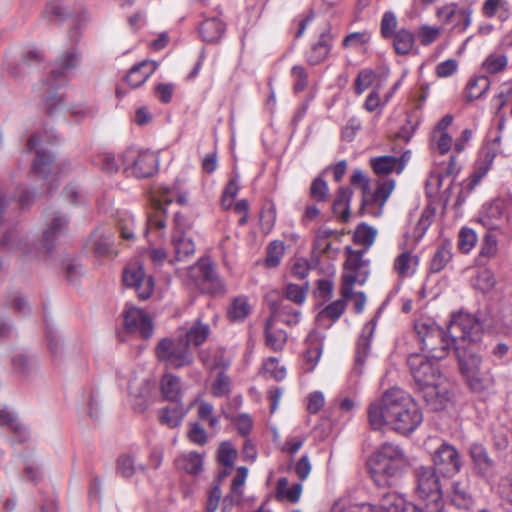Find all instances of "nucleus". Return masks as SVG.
<instances>
[{"instance_id": "nucleus-7", "label": "nucleus", "mask_w": 512, "mask_h": 512, "mask_svg": "<svg viewBox=\"0 0 512 512\" xmlns=\"http://www.w3.org/2000/svg\"><path fill=\"white\" fill-rule=\"evenodd\" d=\"M414 330L420 344L421 351L425 357L435 361L444 359L451 347L453 348V337L450 331L446 333L443 328L432 321H418Z\"/></svg>"}, {"instance_id": "nucleus-58", "label": "nucleus", "mask_w": 512, "mask_h": 512, "mask_svg": "<svg viewBox=\"0 0 512 512\" xmlns=\"http://www.w3.org/2000/svg\"><path fill=\"white\" fill-rule=\"evenodd\" d=\"M117 471L124 478H131L135 472V460L131 455H120L117 459Z\"/></svg>"}, {"instance_id": "nucleus-15", "label": "nucleus", "mask_w": 512, "mask_h": 512, "mask_svg": "<svg viewBox=\"0 0 512 512\" xmlns=\"http://www.w3.org/2000/svg\"><path fill=\"white\" fill-rule=\"evenodd\" d=\"M123 283L127 287L134 288L141 300L148 299L154 289L152 277L147 276L142 265H130L123 271Z\"/></svg>"}, {"instance_id": "nucleus-54", "label": "nucleus", "mask_w": 512, "mask_h": 512, "mask_svg": "<svg viewBox=\"0 0 512 512\" xmlns=\"http://www.w3.org/2000/svg\"><path fill=\"white\" fill-rule=\"evenodd\" d=\"M496 284V280L492 271L482 267L477 273L475 287L482 292L490 291Z\"/></svg>"}, {"instance_id": "nucleus-4", "label": "nucleus", "mask_w": 512, "mask_h": 512, "mask_svg": "<svg viewBox=\"0 0 512 512\" xmlns=\"http://www.w3.org/2000/svg\"><path fill=\"white\" fill-rule=\"evenodd\" d=\"M438 361L423 354L412 353L407 358L416 387L426 404L435 411L446 408L451 400L450 384L442 375Z\"/></svg>"}, {"instance_id": "nucleus-11", "label": "nucleus", "mask_w": 512, "mask_h": 512, "mask_svg": "<svg viewBox=\"0 0 512 512\" xmlns=\"http://www.w3.org/2000/svg\"><path fill=\"white\" fill-rule=\"evenodd\" d=\"M155 356L168 369L187 367L194 361L186 340H182L180 336L162 338L155 347Z\"/></svg>"}, {"instance_id": "nucleus-57", "label": "nucleus", "mask_w": 512, "mask_h": 512, "mask_svg": "<svg viewBox=\"0 0 512 512\" xmlns=\"http://www.w3.org/2000/svg\"><path fill=\"white\" fill-rule=\"evenodd\" d=\"M496 492L503 502L512 505V474L500 478Z\"/></svg>"}, {"instance_id": "nucleus-48", "label": "nucleus", "mask_w": 512, "mask_h": 512, "mask_svg": "<svg viewBox=\"0 0 512 512\" xmlns=\"http://www.w3.org/2000/svg\"><path fill=\"white\" fill-rule=\"evenodd\" d=\"M393 267L400 278L411 277L418 267V258H395Z\"/></svg>"}, {"instance_id": "nucleus-41", "label": "nucleus", "mask_w": 512, "mask_h": 512, "mask_svg": "<svg viewBox=\"0 0 512 512\" xmlns=\"http://www.w3.org/2000/svg\"><path fill=\"white\" fill-rule=\"evenodd\" d=\"M508 65V58L503 53L493 52L490 53L481 65V70L484 75H495L506 69Z\"/></svg>"}, {"instance_id": "nucleus-53", "label": "nucleus", "mask_w": 512, "mask_h": 512, "mask_svg": "<svg viewBox=\"0 0 512 512\" xmlns=\"http://www.w3.org/2000/svg\"><path fill=\"white\" fill-rule=\"evenodd\" d=\"M491 164H492V158L479 163L475 167L474 172L468 178V181L466 184L468 192H471L481 182V180L486 176V174L488 173V171L491 168Z\"/></svg>"}, {"instance_id": "nucleus-13", "label": "nucleus", "mask_w": 512, "mask_h": 512, "mask_svg": "<svg viewBox=\"0 0 512 512\" xmlns=\"http://www.w3.org/2000/svg\"><path fill=\"white\" fill-rule=\"evenodd\" d=\"M369 276V260L364 258H346L341 275L340 293L344 299L353 298V286L364 285Z\"/></svg>"}, {"instance_id": "nucleus-8", "label": "nucleus", "mask_w": 512, "mask_h": 512, "mask_svg": "<svg viewBox=\"0 0 512 512\" xmlns=\"http://www.w3.org/2000/svg\"><path fill=\"white\" fill-rule=\"evenodd\" d=\"M415 495L428 512H442L445 506L442 487L433 467L414 469Z\"/></svg>"}, {"instance_id": "nucleus-36", "label": "nucleus", "mask_w": 512, "mask_h": 512, "mask_svg": "<svg viewBox=\"0 0 512 512\" xmlns=\"http://www.w3.org/2000/svg\"><path fill=\"white\" fill-rule=\"evenodd\" d=\"M210 334V328L207 324L197 320L191 327L186 331L184 335H180L182 340H186L188 347L193 344L198 347L202 345Z\"/></svg>"}, {"instance_id": "nucleus-16", "label": "nucleus", "mask_w": 512, "mask_h": 512, "mask_svg": "<svg viewBox=\"0 0 512 512\" xmlns=\"http://www.w3.org/2000/svg\"><path fill=\"white\" fill-rule=\"evenodd\" d=\"M123 316L124 327L127 332L138 333L144 339L152 336V320L142 309L130 307L123 313Z\"/></svg>"}, {"instance_id": "nucleus-19", "label": "nucleus", "mask_w": 512, "mask_h": 512, "mask_svg": "<svg viewBox=\"0 0 512 512\" xmlns=\"http://www.w3.org/2000/svg\"><path fill=\"white\" fill-rule=\"evenodd\" d=\"M410 158L409 151L403 153L400 157L392 155H383L372 157L370 166L373 172L378 176H387L391 173L401 174Z\"/></svg>"}, {"instance_id": "nucleus-51", "label": "nucleus", "mask_w": 512, "mask_h": 512, "mask_svg": "<svg viewBox=\"0 0 512 512\" xmlns=\"http://www.w3.org/2000/svg\"><path fill=\"white\" fill-rule=\"evenodd\" d=\"M309 285L308 282L303 283L302 285L296 284H287L285 289V297L282 299H287V301H292L298 305L302 304L306 299V294L308 291Z\"/></svg>"}, {"instance_id": "nucleus-1", "label": "nucleus", "mask_w": 512, "mask_h": 512, "mask_svg": "<svg viewBox=\"0 0 512 512\" xmlns=\"http://www.w3.org/2000/svg\"><path fill=\"white\" fill-rule=\"evenodd\" d=\"M368 420L374 430L388 426L402 435L415 431L423 415L414 399L399 388L386 391L368 407Z\"/></svg>"}, {"instance_id": "nucleus-3", "label": "nucleus", "mask_w": 512, "mask_h": 512, "mask_svg": "<svg viewBox=\"0 0 512 512\" xmlns=\"http://www.w3.org/2000/svg\"><path fill=\"white\" fill-rule=\"evenodd\" d=\"M80 36L81 32L78 27L69 31L68 37L71 45L55 59L53 68L44 82L42 105L48 115L52 116L63 108V97L55 90L67 84L71 74L81 63L82 53L77 46Z\"/></svg>"}, {"instance_id": "nucleus-42", "label": "nucleus", "mask_w": 512, "mask_h": 512, "mask_svg": "<svg viewBox=\"0 0 512 512\" xmlns=\"http://www.w3.org/2000/svg\"><path fill=\"white\" fill-rule=\"evenodd\" d=\"M469 388L476 393L488 391L494 386V378L489 372L474 373L465 378Z\"/></svg>"}, {"instance_id": "nucleus-40", "label": "nucleus", "mask_w": 512, "mask_h": 512, "mask_svg": "<svg viewBox=\"0 0 512 512\" xmlns=\"http://www.w3.org/2000/svg\"><path fill=\"white\" fill-rule=\"evenodd\" d=\"M276 491L278 499L296 503L298 502L302 493V484L294 483L291 487H289L288 479L282 477L277 482Z\"/></svg>"}, {"instance_id": "nucleus-12", "label": "nucleus", "mask_w": 512, "mask_h": 512, "mask_svg": "<svg viewBox=\"0 0 512 512\" xmlns=\"http://www.w3.org/2000/svg\"><path fill=\"white\" fill-rule=\"evenodd\" d=\"M121 166L127 176L147 178L158 170L157 155L149 150L126 149L119 157Z\"/></svg>"}, {"instance_id": "nucleus-62", "label": "nucleus", "mask_w": 512, "mask_h": 512, "mask_svg": "<svg viewBox=\"0 0 512 512\" xmlns=\"http://www.w3.org/2000/svg\"><path fill=\"white\" fill-rule=\"evenodd\" d=\"M263 369L266 374H269L276 381H281L286 377V369L279 366L276 357H269L263 364Z\"/></svg>"}, {"instance_id": "nucleus-49", "label": "nucleus", "mask_w": 512, "mask_h": 512, "mask_svg": "<svg viewBox=\"0 0 512 512\" xmlns=\"http://www.w3.org/2000/svg\"><path fill=\"white\" fill-rule=\"evenodd\" d=\"M134 217L129 212H123L118 220V228L122 240L130 242L135 239L134 235Z\"/></svg>"}, {"instance_id": "nucleus-30", "label": "nucleus", "mask_w": 512, "mask_h": 512, "mask_svg": "<svg viewBox=\"0 0 512 512\" xmlns=\"http://www.w3.org/2000/svg\"><path fill=\"white\" fill-rule=\"evenodd\" d=\"M0 425L7 427L15 434L14 442L22 443L28 439L27 428L18 420L17 416L7 408L0 409Z\"/></svg>"}, {"instance_id": "nucleus-5", "label": "nucleus", "mask_w": 512, "mask_h": 512, "mask_svg": "<svg viewBox=\"0 0 512 512\" xmlns=\"http://www.w3.org/2000/svg\"><path fill=\"white\" fill-rule=\"evenodd\" d=\"M407 457L401 447L390 442L380 445L368 460L373 482L378 487H389L407 465Z\"/></svg>"}, {"instance_id": "nucleus-38", "label": "nucleus", "mask_w": 512, "mask_h": 512, "mask_svg": "<svg viewBox=\"0 0 512 512\" xmlns=\"http://www.w3.org/2000/svg\"><path fill=\"white\" fill-rule=\"evenodd\" d=\"M490 87V80L487 75L476 76L469 80L465 90V100L471 102L483 96Z\"/></svg>"}, {"instance_id": "nucleus-32", "label": "nucleus", "mask_w": 512, "mask_h": 512, "mask_svg": "<svg viewBox=\"0 0 512 512\" xmlns=\"http://www.w3.org/2000/svg\"><path fill=\"white\" fill-rule=\"evenodd\" d=\"M503 220V208L499 202H492L483 206L479 222L488 230L497 229Z\"/></svg>"}, {"instance_id": "nucleus-26", "label": "nucleus", "mask_w": 512, "mask_h": 512, "mask_svg": "<svg viewBox=\"0 0 512 512\" xmlns=\"http://www.w3.org/2000/svg\"><path fill=\"white\" fill-rule=\"evenodd\" d=\"M404 498L394 492L382 495L378 504L363 503L354 512H397L402 508Z\"/></svg>"}, {"instance_id": "nucleus-23", "label": "nucleus", "mask_w": 512, "mask_h": 512, "mask_svg": "<svg viewBox=\"0 0 512 512\" xmlns=\"http://www.w3.org/2000/svg\"><path fill=\"white\" fill-rule=\"evenodd\" d=\"M450 501L452 505L461 510H469L474 506L475 500L470 490L468 478L452 482Z\"/></svg>"}, {"instance_id": "nucleus-27", "label": "nucleus", "mask_w": 512, "mask_h": 512, "mask_svg": "<svg viewBox=\"0 0 512 512\" xmlns=\"http://www.w3.org/2000/svg\"><path fill=\"white\" fill-rule=\"evenodd\" d=\"M158 64L152 60H143L132 66L125 77V81L132 88H138L155 72Z\"/></svg>"}, {"instance_id": "nucleus-34", "label": "nucleus", "mask_w": 512, "mask_h": 512, "mask_svg": "<svg viewBox=\"0 0 512 512\" xmlns=\"http://www.w3.org/2000/svg\"><path fill=\"white\" fill-rule=\"evenodd\" d=\"M224 30V24L217 18L206 19L199 27L201 38L207 43L218 42L222 37Z\"/></svg>"}, {"instance_id": "nucleus-35", "label": "nucleus", "mask_w": 512, "mask_h": 512, "mask_svg": "<svg viewBox=\"0 0 512 512\" xmlns=\"http://www.w3.org/2000/svg\"><path fill=\"white\" fill-rule=\"evenodd\" d=\"M161 392L164 399L172 402H180L181 400V382L176 375L167 373L161 379Z\"/></svg>"}, {"instance_id": "nucleus-2", "label": "nucleus", "mask_w": 512, "mask_h": 512, "mask_svg": "<svg viewBox=\"0 0 512 512\" xmlns=\"http://www.w3.org/2000/svg\"><path fill=\"white\" fill-rule=\"evenodd\" d=\"M449 331L453 337V350L462 376L466 378L479 373L482 362L479 355L482 323L470 313L459 312L452 315Z\"/></svg>"}, {"instance_id": "nucleus-56", "label": "nucleus", "mask_w": 512, "mask_h": 512, "mask_svg": "<svg viewBox=\"0 0 512 512\" xmlns=\"http://www.w3.org/2000/svg\"><path fill=\"white\" fill-rule=\"evenodd\" d=\"M371 34L368 31L348 34L342 42L344 48H360L370 42Z\"/></svg>"}, {"instance_id": "nucleus-64", "label": "nucleus", "mask_w": 512, "mask_h": 512, "mask_svg": "<svg viewBox=\"0 0 512 512\" xmlns=\"http://www.w3.org/2000/svg\"><path fill=\"white\" fill-rule=\"evenodd\" d=\"M440 35V28L432 27L429 25H423L417 32L420 43L424 46H428L438 39Z\"/></svg>"}, {"instance_id": "nucleus-59", "label": "nucleus", "mask_w": 512, "mask_h": 512, "mask_svg": "<svg viewBox=\"0 0 512 512\" xmlns=\"http://www.w3.org/2000/svg\"><path fill=\"white\" fill-rule=\"evenodd\" d=\"M397 18L393 12H385L381 19V35L385 39H390L395 33L397 28Z\"/></svg>"}, {"instance_id": "nucleus-25", "label": "nucleus", "mask_w": 512, "mask_h": 512, "mask_svg": "<svg viewBox=\"0 0 512 512\" xmlns=\"http://www.w3.org/2000/svg\"><path fill=\"white\" fill-rule=\"evenodd\" d=\"M248 476V469L245 466H240L236 469V474L234 475L229 493L224 497V506L222 508L223 512L227 511V506L230 504L240 505L243 501L244 497V486Z\"/></svg>"}, {"instance_id": "nucleus-33", "label": "nucleus", "mask_w": 512, "mask_h": 512, "mask_svg": "<svg viewBox=\"0 0 512 512\" xmlns=\"http://www.w3.org/2000/svg\"><path fill=\"white\" fill-rule=\"evenodd\" d=\"M351 197L352 190L348 187H341L333 201V214L342 222H347L349 220Z\"/></svg>"}, {"instance_id": "nucleus-43", "label": "nucleus", "mask_w": 512, "mask_h": 512, "mask_svg": "<svg viewBox=\"0 0 512 512\" xmlns=\"http://www.w3.org/2000/svg\"><path fill=\"white\" fill-rule=\"evenodd\" d=\"M185 415V411L180 404L173 407H165L159 413V420L161 424L167 425L170 428L178 427Z\"/></svg>"}, {"instance_id": "nucleus-63", "label": "nucleus", "mask_w": 512, "mask_h": 512, "mask_svg": "<svg viewBox=\"0 0 512 512\" xmlns=\"http://www.w3.org/2000/svg\"><path fill=\"white\" fill-rule=\"evenodd\" d=\"M61 266L69 281H74L82 273V266L78 258H64Z\"/></svg>"}, {"instance_id": "nucleus-17", "label": "nucleus", "mask_w": 512, "mask_h": 512, "mask_svg": "<svg viewBox=\"0 0 512 512\" xmlns=\"http://www.w3.org/2000/svg\"><path fill=\"white\" fill-rule=\"evenodd\" d=\"M274 292L267 296L270 309L269 319L282 322L286 325H296L300 321L301 312L298 308L291 307L287 299H274Z\"/></svg>"}, {"instance_id": "nucleus-61", "label": "nucleus", "mask_w": 512, "mask_h": 512, "mask_svg": "<svg viewBox=\"0 0 512 512\" xmlns=\"http://www.w3.org/2000/svg\"><path fill=\"white\" fill-rule=\"evenodd\" d=\"M237 457V451L228 442L221 444L218 451V461L224 467L232 468Z\"/></svg>"}, {"instance_id": "nucleus-10", "label": "nucleus", "mask_w": 512, "mask_h": 512, "mask_svg": "<svg viewBox=\"0 0 512 512\" xmlns=\"http://www.w3.org/2000/svg\"><path fill=\"white\" fill-rule=\"evenodd\" d=\"M185 277L201 293L217 295L225 292L224 283L209 258H198L193 265L185 269Z\"/></svg>"}, {"instance_id": "nucleus-22", "label": "nucleus", "mask_w": 512, "mask_h": 512, "mask_svg": "<svg viewBox=\"0 0 512 512\" xmlns=\"http://www.w3.org/2000/svg\"><path fill=\"white\" fill-rule=\"evenodd\" d=\"M334 36L330 27L325 29L319 36V39L312 44L306 53V60L310 65L322 63L330 54L333 46Z\"/></svg>"}, {"instance_id": "nucleus-20", "label": "nucleus", "mask_w": 512, "mask_h": 512, "mask_svg": "<svg viewBox=\"0 0 512 512\" xmlns=\"http://www.w3.org/2000/svg\"><path fill=\"white\" fill-rule=\"evenodd\" d=\"M375 327H376L375 319H372L369 322H367L364 325L361 335L359 336V338L357 340L356 352H355V363H354V368H353V373H356L357 375L362 374L365 360L370 352V344H371V339H372L374 331H375Z\"/></svg>"}, {"instance_id": "nucleus-31", "label": "nucleus", "mask_w": 512, "mask_h": 512, "mask_svg": "<svg viewBox=\"0 0 512 512\" xmlns=\"http://www.w3.org/2000/svg\"><path fill=\"white\" fill-rule=\"evenodd\" d=\"M347 300L342 297L324 307L316 316L318 325L328 328L337 321L346 310Z\"/></svg>"}, {"instance_id": "nucleus-29", "label": "nucleus", "mask_w": 512, "mask_h": 512, "mask_svg": "<svg viewBox=\"0 0 512 512\" xmlns=\"http://www.w3.org/2000/svg\"><path fill=\"white\" fill-rule=\"evenodd\" d=\"M264 338L268 348L280 352L285 347L288 335L286 331L276 327V322L273 319L267 318L264 325Z\"/></svg>"}, {"instance_id": "nucleus-6", "label": "nucleus", "mask_w": 512, "mask_h": 512, "mask_svg": "<svg viewBox=\"0 0 512 512\" xmlns=\"http://www.w3.org/2000/svg\"><path fill=\"white\" fill-rule=\"evenodd\" d=\"M352 185H359L362 192L360 214L380 217L383 208L395 188V180L384 179L377 182L376 189L370 191V181L361 169H355L351 175Z\"/></svg>"}, {"instance_id": "nucleus-18", "label": "nucleus", "mask_w": 512, "mask_h": 512, "mask_svg": "<svg viewBox=\"0 0 512 512\" xmlns=\"http://www.w3.org/2000/svg\"><path fill=\"white\" fill-rule=\"evenodd\" d=\"M69 219L60 212H53L46 220V228L43 231L42 245L45 252L50 253L58 238L64 235L68 229Z\"/></svg>"}, {"instance_id": "nucleus-44", "label": "nucleus", "mask_w": 512, "mask_h": 512, "mask_svg": "<svg viewBox=\"0 0 512 512\" xmlns=\"http://www.w3.org/2000/svg\"><path fill=\"white\" fill-rule=\"evenodd\" d=\"M249 313L250 306L244 296L234 298L227 311L228 318L233 322L243 321Z\"/></svg>"}, {"instance_id": "nucleus-46", "label": "nucleus", "mask_w": 512, "mask_h": 512, "mask_svg": "<svg viewBox=\"0 0 512 512\" xmlns=\"http://www.w3.org/2000/svg\"><path fill=\"white\" fill-rule=\"evenodd\" d=\"M276 218V205L272 200L265 201L260 212V225L262 231L269 233L275 225Z\"/></svg>"}, {"instance_id": "nucleus-24", "label": "nucleus", "mask_w": 512, "mask_h": 512, "mask_svg": "<svg viewBox=\"0 0 512 512\" xmlns=\"http://www.w3.org/2000/svg\"><path fill=\"white\" fill-rule=\"evenodd\" d=\"M91 245L94 253L98 256H117L122 253L118 248L115 237L110 230L96 231L91 236Z\"/></svg>"}, {"instance_id": "nucleus-47", "label": "nucleus", "mask_w": 512, "mask_h": 512, "mask_svg": "<svg viewBox=\"0 0 512 512\" xmlns=\"http://www.w3.org/2000/svg\"><path fill=\"white\" fill-rule=\"evenodd\" d=\"M179 467L184 469L189 474H197L202 470V457L196 452H191L181 456L177 460Z\"/></svg>"}, {"instance_id": "nucleus-39", "label": "nucleus", "mask_w": 512, "mask_h": 512, "mask_svg": "<svg viewBox=\"0 0 512 512\" xmlns=\"http://www.w3.org/2000/svg\"><path fill=\"white\" fill-rule=\"evenodd\" d=\"M395 52L399 55H407L414 46L415 36L407 29H400L390 38Z\"/></svg>"}, {"instance_id": "nucleus-37", "label": "nucleus", "mask_w": 512, "mask_h": 512, "mask_svg": "<svg viewBox=\"0 0 512 512\" xmlns=\"http://www.w3.org/2000/svg\"><path fill=\"white\" fill-rule=\"evenodd\" d=\"M376 234V229L365 223L360 224L354 233V241L355 244L361 245L363 248L357 250L354 256H363V254L367 252V249L374 243Z\"/></svg>"}, {"instance_id": "nucleus-52", "label": "nucleus", "mask_w": 512, "mask_h": 512, "mask_svg": "<svg viewBox=\"0 0 512 512\" xmlns=\"http://www.w3.org/2000/svg\"><path fill=\"white\" fill-rule=\"evenodd\" d=\"M477 243V235L471 228H462L458 235V247L464 254L469 253Z\"/></svg>"}, {"instance_id": "nucleus-60", "label": "nucleus", "mask_w": 512, "mask_h": 512, "mask_svg": "<svg viewBox=\"0 0 512 512\" xmlns=\"http://www.w3.org/2000/svg\"><path fill=\"white\" fill-rule=\"evenodd\" d=\"M94 164L99 166L103 171L107 173H114L118 171L120 165L115 159V156L111 153H102L95 157Z\"/></svg>"}, {"instance_id": "nucleus-14", "label": "nucleus", "mask_w": 512, "mask_h": 512, "mask_svg": "<svg viewBox=\"0 0 512 512\" xmlns=\"http://www.w3.org/2000/svg\"><path fill=\"white\" fill-rule=\"evenodd\" d=\"M433 464L435 471L445 477H452L462 467L461 456L457 449L449 443H442L434 452Z\"/></svg>"}, {"instance_id": "nucleus-45", "label": "nucleus", "mask_w": 512, "mask_h": 512, "mask_svg": "<svg viewBox=\"0 0 512 512\" xmlns=\"http://www.w3.org/2000/svg\"><path fill=\"white\" fill-rule=\"evenodd\" d=\"M172 243L176 256H191L196 251L193 239L185 233L174 234Z\"/></svg>"}, {"instance_id": "nucleus-28", "label": "nucleus", "mask_w": 512, "mask_h": 512, "mask_svg": "<svg viewBox=\"0 0 512 512\" xmlns=\"http://www.w3.org/2000/svg\"><path fill=\"white\" fill-rule=\"evenodd\" d=\"M473 9L470 6L459 7L456 3L447 4L438 9L437 15L446 25H453L456 16L462 17L464 24L462 28H468L472 23Z\"/></svg>"}, {"instance_id": "nucleus-55", "label": "nucleus", "mask_w": 512, "mask_h": 512, "mask_svg": "<svg viewBox=\"0 0 512 512\" xmlns=\"http://www.w3.org/2000/svg\"><path fill=\"white\" fill-rule=\"evenodd\" d=\"M376 76V72L372 69H363L359 71L355 79V93L361 95L373 84Z\"/></svg>"}, {"instance_id": "nucleus-9", "label": "nucleus", "mask_w": 512, "mask_h": 512, "mask_svg": "<svg viewBox=\"0 0 512 512\" xmlns=\"http://www.w3.org/2000/svg\"><path fill=\"white\" fill-rule=\"evenodd\" d=\"M42 142L38 135H32L27 142V149L36 153L32 164L33 174L44 179L48 186L47 191L51 192L57 188L55 176L68 172L70 163L61 162L54 165L53 155L42 146Z\"/></svg>"}, {"instance_id": "nucleus-21", "label": "nucleus", "mask_w": 512, "mask_h": 512, "mask_svg": "<svg viewBox=\"0 0 512 512\" xmlns=\"http://www.w3.org/2000/svg\"><path fill=\"white\" fill-rule=\"evenodd\" d=\"M469 455L475 473L482 478H487L492 473L495 462L489 456L486 447L481 443H472L469 447Z\"/></svg>"}, {"instance_id": "nucleus-50", "label": "nucleus", "mask_w": 512, "mask_h": 512, "mask_svg": "<svg viewBox=\"0 0 512 512\" xmlns=\"http://www.w3.org/2000/svg\"><path fill=\"white\" fill-rule=\"evenodd\" d=\"M310 197L318 203L326 202L329 199V188L327 182L321 175L317 176L310 186Z\"/></svg>"}]
</instances>
